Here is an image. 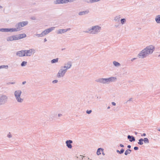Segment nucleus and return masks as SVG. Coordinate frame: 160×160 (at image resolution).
I'll return each instance as SVG.
<instances>
[{
  "label": "nucleus",
  "mask_w": 160,
  "mask_h": 160,
  "mask_svg": "<svg viewBox=\"0 0 160 160\" xmlns=\"http://www.w3.org/2000/svg\"><path fill=\"white\" fill-rule=\"evenodd\" d=\"M22 91L20 90H17L14 92V96L17 101L19 103H22L24 99L21 97Z\"/></svg>",
  "instance_id": "obj_4"
},
{
  "label": "nucleus",
  "mask_w": 160,
  "mask_h": 160,
  "mask_svg": "<svg viewBox=\"0 0 160 160\" xmlns=\"http://www.w3.org/2000/svg\"><path fill=\"white\" fill-rule=\"evenodd\" d=\"M127 147L128 148H131V146L130 145L128 146Z\"/></svg>",
  "instance_id": "obj_45"
},
{
  "label": "nucleus",
  "mask_w": 160,
  "mask_h": 160,
  "mask_svg": "<svg viewBox=\"0 0 160 160\" xmlns=\"http://www.w3.org/2000/svg\"><path fill=\"white\" fill-rule=\"evenodd\" d=\"M8 97L7 96L2 95L0 96V106L5 104L7 102Z\"/></svg>",
  "instance_id": "obj_7"
},
{
  "label": "nucleus",
  "mask_w": 160,
  "mask_h": 160,
  "mask_svg": "<svg viewBox=\"0 0 160 160\" xmlns=\"http://www.w3.org/2000/svg\"><path fill=\"white\" fill-rule=\"evenodd\" d=\"M142 137H145L146 136V134L145 133H143L141 135Z\"/></svg>",
  "instance_id": "obj_39"
},
{
  "label": "nucleus",
  "mask_w": 160,
  "mask_h": 160,
  "mask_svg": "<svg viewBox=\"0 0 160 160\" xmlns=\"http://www.w3.org/2000/svg\"><path fill=\"white\" fill-rule=\"evenodd\" d=\"M15 83V82H9V84H14Z\"/></svg>",
  "instance_id": "obj_43"
},
{
  "label": "nucleus",
  "mask_w": 160,
  "mask_h": 160,
  "mask_svg": "<svg viewBox=\"0 0 160 160\" xmlns=\"http://www.w3.org/2000/svg\"><path fill=\"white\" fill-rule=\"evenodd\" d=\"M70 28H68L67 29H59L57 30V34H62L64 33L70 31Z\"/></svg>",
  "instance_id": "obj_12"
},
{
  "label": "nucleus",
  "mask_w": 160,
  "mask_h": 160,
  "mask_svg": "<svg viewBox=\"0 0 160 160\" xmlns=\"http://www.w3.org/2000/svg\"><path fill=\"white\" fill-rule=\"evenodd\" d=\"M128 138L129 139V141L132 142L135 141V140L134 137L132 136H131L129 135L128 136Z\"/></svg>",
  "instance_id": "obj_21"
},
{
  "label": "nucleus",
  "mask_w": 160,
  "mask_h": 160,
  "mask_svg": "<svg viewBox=\"0 0 160 160\" xmlns=\"http://www.w3.org/2000/svg\"><path fill=\"white\" fill-rule=\"evenodd\" d=\"M132 98H130L128 101H127V102L132 101Z\"/></svg>",
  "instance_id": "obj_42"
},
{
  "label": "nucleus",
  "mask_w": 160,
  "mask_h": 160,
  "mask_svg": "<svg viewBox=\"0 0 160 160\" xmlns=\"http://www.w3.org/2000/svg\"><path fill=\"white\" fill-rule=\"evenodd\" d=\"M120 147H122V148H123L124 147V145L122 144H120Z\"/></svg>",
  "instance_id": "obj_44"
},
{
  "label": "nucleus",
  "mask_w": 160,
  "mask_h": 160,
  "mask_svg": "<svg viewBox=\"0 0 160 160\" xmlns=\"http://www.w3.org/2000/svg\"><path fill=\"white\" fill-rule=\"evenodd\" d=\"M134 149L135 150H137L138 149V148L137 147H135L134 148Z\"/></svg>",
  "instance_id": "obj_37"
},
{
  "label": "nucleus",
  "mask_w": 160,
  "mask_h": 160,
  "mask_svg": "<svg viewBox=\"0 0 160 160\" xmlns=\"http://www.w3.org/2000/svg\"><path fill=\"white\" fill-rule=\"evenodd\" d=\"M110 107H109V106H108V107L107 108V109H110Z\"/></svg>",
  "instance_id": "obj_53"
},
{
  "label": "nucleus",
  "mask_w": 160,
  "mask_h": 160,
  "mask_svg": "<svg viewBox=\"0 0 160 160\" xmlns=\"http://www.w3.org/2000/svg\"><path fill=\"white\" fill-rule=\"evenodd\" d=\"M124 150L123 148H122L120 151L118 150H116L117 152L119 153V154L122 153L124 152Z\"/></svg>",
  "instance_id": "obj_29"
},
{
  "label": "nucleus",
  "mask_w": 160,
  "mask_h": 160,
  "mask_svg": "<svg viewBox=\"0 0 160 160\" xmlns=\"http://www.w3.org/2000/svg\"><path fill=\"white\" fill-rule=\"evenodd\" d=\"M67 71L64 68L62 67H61L57 74V77L58 78H62L64 76Z\"/></svg>",
  "instance_id": "obj_6"
},
{
  "label": "nucleus",
  "mask_w": 160,
  "mask_h": 160,
  "mask_svg": "<svg viewBox=\"0 0 160 160\" xmlns=\"http://www.w3.org/2000/svg\"><path fill=\"white\" fill-rule=\"evenodd\" d=\"M72 143V141L71 140H67L66 142V146L69 149L72 148V146L71 143Z\"/></svg>",
  "instance_id": "obj_16"
},
{
  "label": "nucleus",
  "mask_w": 160,
  "mask_h": 160,
  "mask_svg": "<svg viewBox=\"0 0 160 160\" xmlns=\"http://www.w3.org/2000/svg\"><path fill=\"white\" fill-rule=\"evenodd\" d=\"M0 32H15L14 28H0Z\"/></svg>",
  "instance_id": "obj_11"
},
{
  "label": "nucleus",
  "mask_w": 160,
  "mask_h": 160,
  "mask_svg": "<svg viewBox=\"0 0 160 160\" xmlns=\"http://www.w3.org/2000/svg\"><path fill=\"white\" fill-rule=\"evenodd\" d=\"M89 13V11L88 10H87L84 11H82L79 12L78 14L79 16H81L87 14Z\"/></svg>",
  "instance_id": "obj_19"
},
{
  "label": "nucleus",
  "mask_w": 160,
  "mask_h": 160,
  "mask_svg": "<svg viewBox=\"0 0 160 160\" xmlns=\"http://www.w3.org/2000/svg\"><path fill=\"white\" fill-rule=\"evenodd\" d=\"M158 33L159 34V35H160V29L159 30V31H158Z\"/></svg>",
  "instance_id": "obj_52"
},
{
  "label": "nucleus",
  "mask_w": 160,
  "mask_h": 160,
  "mask_svg": "<svg viewBox=\"0 0 160 160\" xmlns=\"http://www.w3.org/2000/svg\"><path fill=\"white\" fill-rule=\"evenodd\" d=\"M100 0H90L89 2L91 3H93L99 1Z\"/></svg>",
  "instance_id": "obj_33"
},
{
  "label": "nucleus",
  "mask_w": 160,
  "mask_h": 160,
  "mask_svg": "<svg viewBox=\"0 0 160 160\" xmlns=\"http://www.w3.org/2000/svg\"><path fill=\"white\" fill-rule=\"evenodd\" d=\"M72 66V63L70 62H68L66 63L65 64L64 66H62L67 71Z\"/></svg>",
  "instance_id": "obj_13"
},
{
  "label": "nucleus",
  "mask_w": 160,
  "mask_h": 160,
  "mask_svg": "<svg viewBox=\"0 0 160 160\" xmlns=\"http://www.w3.org/2000/svg\"><path fill=\"white\" fill-rule=\"evenodd\" d=\"M104 151V149L102 148H98L97 152V154L98 155H99L101 154V152H103Z\"/></svg>",
  "instance_id": "obj_22"
},
{
  "label": "nucleus",
  "mask_w": 160,
  "mask_h": 160,
  "mask_svg": "<svg viewBox=\"0 0 160 160\" xmlns=\"http://www.w3.org/2000/svg\"><path fill=\"white\" fill-rule=\"evenodd\" d=\"M8 65H1L0 66V69L2 68H6L8 69Z\"/></svg>",
  "instance_id": "obj_31"
},
{
  "label": "nucleus",
  "mask_w": 160,
  "mask_h": 160,
  "mask_svg": "<svg viewBox=\"0 0 160 160\" xmlns=\"http://www.w3.org/2000/svg\"><path fill=\"white\" fill-rule=\"evenodd\" d=\"M112 105H113V106H115L116 105V103L114 102H112Z\"/></svg>",
  "instance_id": "obj_40"
},
{
  "label": "nucleus",
  "mask_w": 160,
  "mask_h": 160,
  "mask_svg": "<svg viewBox=\"0 0 160 160\" xmlns=\"http://www.w3.org/2000/svg\"><path fill=\"white\" fill-rule=\"evenodd\" d=\"M47 41V39L46 38L44 39V42H46Z\"/></svg>",
  "instance_id": "obj_47"
},
{
  "label": "nucleus",
  "mask_w": 160,
  "mask_h": 160,
  "mask_svg": "<svg viewBox=\"0 0 160 160\" xmlns=\"http://www.w3.org/2000/svg\"><path fill=\"white\" fill-rule=\"evenodd\" d=\"M143 139L141 138L139 139L138 140V144L140 145H142L143 144Z\"/></svg>",
  "instance_id": "obj_25"
},
{
  "label": "nucleus",
  "mask_w": 160,
  "mask_h": 160,
  "mask_svg": "<svg viewBox=\"0 0 160 160\" xmlns=\"http://www.w3.org/2000/svg\"><path fill=\"white\" fill-rule=\"evenodd\" d=\"M16 35H13L8 37L7 38V41L8 42L12 41L14 40H17Z\"/></svg>",
  "instance_id": "obj_15"
},
{
  "label": "nucleus",
  "mask_w": 160,
  "mask_h": 160,
  "mask_svg": "<svg viewBox=\"0 0 160 160\" xmlns=\"http://www.w3.org/2000/svg\"><path fill=\"white\" fill-rule=\"evenodd\" d=\"M35 35L38 37V38H39V37H43V34L42 33V32L41 33V34H35Z\"/></svg>",
  "instance_id": "obj_30"
},
{
  "label": "nucleus",
  "mask_w": 160,
  "mask_h": 160,
  "mask_svg": "<svg viewBox=\"0 0 160 160\" xmlns=\"http://www.w3.org/2000/svg\"><path fill=\"white\" fill-rule=\"evenodd\" d=\"M58 58H57L56 59H53L51 61V62L52 63H53L56 62H58Z\"/></svg>",
  "instance_id": "obj_27"
},
{
  "label": "nucleus",
  "mask_w": 160,
  "mask_h": 160,
  "mask_svg": "<svg viewBox=\"0 0 160 160\" xmlns=\"http://www.w3.org/2000/svg\"><path fill=\"white\" fill-rule=\"evenodd\" d=\"M131 151H132L131 149H128L125 151L124 154L125 155H127L128 154H130Z\"/></svg>",
  "instance_id": "obj_24"
},
{
  "label": "nucleus",
  "mask_w": 160,
  "mask_h": 160,
  "mask_svg": "<svg viewBox=\"0 0 160 160\" xmlns=\"http://www.w3.org/2000/svg\"><path fill=\"white\" fill-rule=\"evenodd\" d=\"M16 36L17 40L25 38L26 37V35L24 33L16 35Z\"/></svg>",
  "instance_id": "obj_17"
},
{
  "label": "nucleus",
  "mask_w": 160,
  "mask_h": 160,
  "mask_svg": "<svg viewBox=\"0 0 160 160\" xmlns=\"http://www.w3.org/2000/svg\"><path fill=\"white\" fill-rule=\"evenodd\" d=\"M26 83V81L23 82H22V84H25Z\"/></svg>",
  "instance_id": "obj_46"
},
{
  "label": "nucleus",
  "mask_w": 160,
  "mask_h": 160,
  "mask_svg": "<svg viewBox=\"0 0 160 160\" xmlns=\"http://www.w3.org/2000/svg\"><path fill=\"white\" fill-rule=\"evenodd\" d=\"M92 112V111L91 110H88L86 111V113L88 114H90V113H91Z\"/></svg>",
  "instance_id": "obj_35"
},
{
  "label": "nucleus",
  "mask_w": 160,
  "mask_h": 160,
  "mask_svg": "<svg viewBox=\"0 0 160 160\" xmlns=\"http://www.w3.org/2000/svg\"><path fill=\"white\" fill-rule=\"evenodd\" d=\"M143 141L145 143L148 144L149 142L148 139L147 138H144L143 139Z\"/></svg>",
  "instance_id": "obj_28"
},
{
  "label": "nucleus",
  "mask_w": 160,
  "mask_h": 160,
  "mask_svg": "<svg viewBox=\"0 0 160 160\" xmlns=\"http://www.w3.org/2000/svg\"><path fill=\"white\" fill-rule=\"evenodd\" d=\"M32 19H33V20H35V18L34 17H32Z\"/></svg>",
  "instance_id": "obj_51"
},
{
  "label": "nucleus",
  "mask_w": 160,
  "mask_h": 160,
  "mask_svg": "<svg viewBox=\"0 0 160 160\" xmlns=\"http://www.w3.org/2000/svg\"><path fill=\"white\" fill-rule=\"evenodd\" d=\"M136 59V58H133L132 59L131 61H132L133 60H135Z\"/></svg>",
  "instance_id": "obj_48"
},
{
  "label": "nucleus",
  "mask_w": 160,
  "mask_h": 160,
  "mask_svg": "<svg viewBox=\"0 0 160 160\" xmlns=\"http://www.w3.org/2000/svg\"><path fill=\"white\" fill-rule=\"evenodd\" d=\"M2 8V7L0 5V8Z\"/></svg>",
  "instance_id": "obj_54"
},
{
  "label": "nucleus",
  "mask_w": 160,
  "mask_h": 160,
  "mask_svg": "<svg viewBox=\"0 0 160 160\" xmlns=\"http://www.w3.org/2000/svg\"><path fill=\"white\" fill-rule=\"evenodd\" d=\"M76 0H56L54 2L55 4L66 3L68 2H71L75 1Z\"/></svg>",
  "instance_id": "obj_9"
},
{
  "label": "nucleus",
  "mask_w": 160,
  "mask_h": 160,
  "mask_svg": "<svg viewBox=\"0 0 160 160\" xmlns=\"http://www.w3.org/2000/svg\"><path fill=\"white\" fill-rule=\"evenodd\" d=\"M117 80L116 77H111L107 78H99L96 80V81L103 84H108L113 82H115Z\"/></svg>",
  "instance_id": "obj_2"
},
{
  "label": "nucleus",
  "mask_w": 160,
  "mask_h": 160,
  "mask_svg": "<svg viewBox=\"0 0 160 160\" xmlns=\"http://www.w3.org/2000/svg\"><path fill=\"white\" fill-rule=\"evenodd\" d=\"M120 20L121 23L122 25L124 24L126 22V20L125 18H122V19H120Z\"/></svg>",
  "instance_id": "obj_26"
},
{
  "label": "nucleus",
  "mask_w": 160,
  "mask_h": 160,
  "mask_svg": "<svg viewBox=\"0 0 160 160\" xmlns=\"http://www.w3.org/2000/svg\"><path fill=\"white\" fill-rule=\"evenodd\" d=\"M28 23L27 21H23L18 23L15 25L16 28H14V30L15 32H18L21 30L22 27L27 25Z\"/></svg>",
  "instance_id": "obj_5"
},
{
  "label": "nucleus",
  "mask_w": 160,
  "mask_h": 160,
  "mask_svg": "<svg viewBox=\"0 0 160 160\" xmlns=\"http://www.w3.org/2000/svg\"><path fill=\"white\" fill-rule=\"evenodd\" d=\"M58 82V80H55L52 81V82L53 83H56Z\"/></svg>",
  "instance_id": "obj_36"
},
{
  "label": "nucleus",
  "mask_w": 160,
  "mask_h": 160,
  "mask_svg": "<svg viewBox=\"0 0 160 160\" xmlns=\"http://www.w3.org/2000/svg\"><path fill=\"white\" fill-rule=\"evenodd\" d=\"M35 50L32 48L27 50H24L25 56L30 57L35 53Z\"/></svg>",
  "instance_id": "obj_8"
},
{
  "label": "nucleus",
  "mask_w": 160,
  "mask_h": 160,
  "mask_svg": "<svg viewBox=\"0 0 160 160\" xmlns=\"http://www.w3.org/2000/svg\"><path fill=\"white\" fill-rule=\"evenodd\" d=\"M155 20L157 23H160V15H158L156 16L155 18Z\"/></svg>",
  "instance_id": "obj_23"
},
{
  "label": "nucleus",
  "mask_w": 160,
  "mask_h": 160,
  "mask_svg": "<svg viewBox=\"0 0 160 160\" xmlns=\"http://www.w3.org/2000/svg\"><path fill=\"white\" fill-rule=\"evenodd\" d=\"M121 18L120 15H117L115 16L113 18V20L115 22H119Z\"/></svg>",
  "instance_id": "obj_18"
},
{
  "label": "nucleus",
  "mask_w": 160,
  "mask_h": 160,
  "mask_svg": "<svg viewBox=\"0 0 160 160\" xmlns=\"http://www.w3.org/2000/svg\"><path fill=\"white\" fill-rule=\"evenodd\" d=\"M102 154L103 155H105V153H104V152L103 151V152H102Z\"/></svg>",
  "instance_id": "obj_50"
},
{
  "label": "nucleus",
  "mask_w": 160,
  "mask_h": 160,
  "mask_svg": "<svg viewBox=\"0 0 160 160\" xmlns=\"http://www.w3.org/2000/svg\"><path fill=\"white\" fill-rule=\"evenodd\" d=\"M27 62L25 61H23L21 64V66L22 67L25 66L27 65Z\"/></svg>",
  "instance_id": "obj_32"
},
{
  "label": "nucleus",
  "mask_w": 160,
  "mask_h": 160,
  "mask_svg": "<svg viewBox=\"0 0 160 160\" xmlns=\"http://www.w3.org/2000/svg\"><path fill=\"white\" fill-rule=\"evenodd\" d=\"M159 56L160 57V54L159 55Z\"/></svg>",
  "instance_id": "obj_55"
},
{
  "label": "nucleus",
  "mask_w": 160,
  "mask_h": 160,
  "mask_svg": "<svg viewBox=\"0 0 160 160\" xmlns=\"http://www.w3.org/2000/svg\"><path fill=\"white\" fill-rule=\"evenodd\" d=\"M101 30V27L99 25H95L88 29L85 32L92 34H97L100 32Z\"/></svg>",
  "instance_id": "obj_3"
},
{
  "label": "nucleus",
  "mask_w": 160,
  "mask_h": 160,
  "mask_svg": "<svg viewBox=\"0 0 160 160\" xmlns=\"http://www.w3.org/2000/svg\"><path fill=\"white\" fill-rule=\"evenodd\" d=\"M112 63L114 66L116 67H119L121 66V64L115 61L112 62Z\"/></svg>",
  "instance_id": "obj_20"
},
{
  "label": "nucleus",
  "mask_w": 160,
  "mask_h": 160,
  "mask_svg": "<svg viewBox=\"0 0 160 160\" xmlns=\"http://www.w3.org/2000/svg\"><path fill=\"white\" fill-rule=\"evenodd\" d=\"M134 133L136 135H137L138 133V132H135Z\"/></svg>",
  "instance_id": "obj_49"
},
{
  "label": "nucleus",
  "mask_w": 160,
  "mask_h": 160,
  "mask_svg": "<svg viewBox=\"0 0 160 160\" xmlns=\"http://www.w3.org/2000/svg\"><path fill=\"white\" fill-rule=\"evenodd\" d=\"M7 136L8 138H10L12 137V135L10 133V132H9L7 134Z\"/></svg>",
  "instance_id": "obj_34"
},
{
  "label": "nucleus",
  "mask_w": 160,
  "mask_h": 160,
  "mask_svg": "<svg viewBox=\"0 0 160 160\" xmlns=\"http://www.w3.org/2000/svg\"><path fill=\"white\" fill-rule=\"evenodd\" d=\"M119 25L117 24L114 25V27L116 28H119Z\"/></svg>",
  "instance_id": "obj_38"
},
{
  "label": "nucleus",
  "mask_w": 160,
  "mask_h": 160,
  "mask_svg": "<svg viewBox=\"0 0 160 160\" xmlns=\"http://www.w3.org/2000/svg\"><path fill=\"white\" fill-rule=\"evenodd\" d=\"M62 116V114L61 113H59L58 114V117H60Z\"/></svg>",
  "instance_id": "obj_41"
},
{
  "label": "nucleus",
  "mask_w": 160,
  "mask_h": 160,
  "mask_svg": "<svg viewBox=\"0 0 160 160\" xmlns=\"http://www.w3.org/2000/svg\"><path fill=\"white\" fill-rule=\"evenodd\" d=\"M16 55L17 56L19 57H24V50H22L17 52L16 53Z\"/></svg>",
  "instance_id": "obj_14"
},
{
  "label": "nucleus",
  "mask_w": 160,
  "mask_h": 160,
  "mask_svg": "<svg viewBox=\"0 0 160 160\" xmlns=\"http://www.w3.org/2000/svg\"><path fill=\"white\" fill-rule=\"evenodd\" d=\"M155 49V47L153 45H150L146 47L138 54V57L139 58H144L149 55L153 53Z\"/></svg>",
  "instance_id": "obj_1"
},
{
  "label": "nucleus",
  "mask_w": 160,
  "mask_h": 160,
  "mask_svg": "<svg viewBox=\"0 0 160 160\" xmlns=\"http://www.w3.org/2000/svg\"><path fill=\"white\" fill-rule=\"evenodd\" d=\"M55 27H52L49 28L45 29L42 32L43 36H44L46 35H47L49 32L54 30L55 29Z\"/></svg>",
  "instance_id": "obj_10"
}]
</instances>
